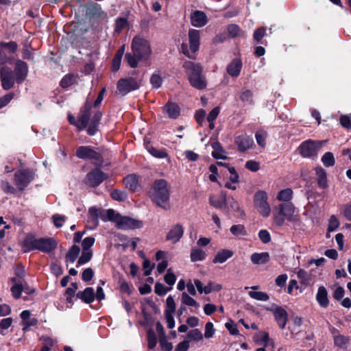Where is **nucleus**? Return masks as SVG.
Listing matches in <instances>:
<instances>
[{
	"instance_id": "8",
	"label": "nucleus",
	"mask_w": 351,
	"mask_h": 351,
	"mask_svg": "<svg viewBox=\"0 0 351 351\" xmlns=\"http://www.w3.org/2000/svg\"><path fill=\"white\" fill-rule=\"evenodd\" d=\"M267 199V194L264 191H258L254 195V207L259 214L264 217H267L271 213V208Z\"/></svg>"
},
{
	"instance_id": "14",
	"label": "nucleus",
	"mask_w": 351,
	"mask_h": 351,
	"mask_svg": "<svg viewBox=\"0 0 351 351\" xmlns=\"http://www.w3.org/2000/svg\"><path fill=\"white\" fill-rule=\"evenodd\" d=\"M108 176L98 168H95L90 171L86 178V184L95 187L99 185L104 180L107 179Z\"/></svg>"
},
{
	"instance_id": "4",
	"label": "nucleus",
	"mask_w": 351,
	"mask_h": 351,
	"mask_svg": "<svg viewBox=\"0 0 351 351\" xmlns=\"http://www.w3.org/2000/svg\"><path fill=\"white\" fill-rule=\"evenodd\" d=\"M151 196L154 202L164 209H168L169 189L167 182L165 180L160 179L156 180L153 184Z\"/></svg>"
},
{
	"instance_id": "38",
	"label": "nucleus",
	"mask_w": 351,
	"mask_h": 351,
	"mask_svg": "<svg viewBox=\"0 0 351 351\" xmlns=\"http://www.w3.org/2000/svg\"><path fill=\"white\" fill-rule=\"evenodd\" d=\"M350 341V339L348 337L341 335H336L334 336V343L336 346L343 348L346 347Z\"/></svg>"
},
{
	"instance_id": "19",
	"label": "nucleus",
	"mask_w": 351,
	"mask_h": 351,
	"mask_svg": "<svg viewBox=\"0 0 351 351\" xmlns=\"http://www.w3.org/2000/svg\"><path fill=\"white\" fill-rule=\"evenodd\" d=\"M273 313L279 326L281 328H285L288 319V314L287 311L282 307L277 306L273 310Z\"/></svg>"
},
{
	"instance_id": "37",
	"label": "nucleus",
	"mask_w": 351,
	"mask_h": 351,
	"mask_svg": "<svg viewBox=\"0 0 351 351\" xmlns=\"http://www.w3.org/2000/svg\"><path fill=\"white\" fill-rule=\"evenodd\" d=\"M80 252V248L76 245H73L68 251L66 255V259L71 263H73L78 256Z\"/></svg>"
},
{
	"instance_id": "39",
	"label": "nucleus",
	"mask_w": 351,
	"mask_h": 351,
	"mask_svg": "<svg viewBox=\"0 0 351 351\" xmlns=\"http://www.w3.org/2000/svg\"><path fill=\"white\" fill-rule=\"evenodd\" d=\"M293 197V191L291 189H285L283 190H281L276 198L279 201H283V202H289L291 199Z\"/></svg>"
},
{
	"instance_id": "9",
	"label": "nucleus",
	"mask_w": 351,
	"mask_h": 351,
	"mask_svg": "<svg viewBox=\"0 0 351 351\" xmlns=\"http://www.w3.org/2000/svg\"><path fill=\"white\" fill-rule=\"evenodd\" d=\"M141 80H136L133 77L120 79L117 82V93L124 96L132 90H136L141 85Z\"/></svg>"
},
{
	"instance_id": "24",
	"label": "nucleus",
	"mask_w": 351,
	"mask_h": 351,
	"mask_svg": "<svg viewBox=\"0 0 351 351\" xmlns=\"http://www.w3.org/2000/svg\"><path fill=\"white\" fill-rule=\"evenodd\" d=\"M163 111L169 118L176 119L180 115V109L176 104L169 102L164 106Z\"/></svg>"
},
{
	"instance_id": "64",
	"label": "nucleus",
	"mask_w": 351,
	"mask_h": 351,
	"mask_svg": "<svg viewBox=\"0 0 351 351\" xmlns=\"http://www.w3.org/2000/svg\"><path fill=\"white\" fill-rule=\"evenodd\" d=\"M266 30L265 27L258 28L254 33V38L256 41L259 42L265 36Z\"/></svg>"
},
{
	"instance_id": "41",
	"label": "nucleus",
	"mask_w": 351,
	"mask_h": 351,
	"mask_svg": "<svg viewBox=\"0 0 351 351\" xmlns=\"http://www.w3.org/2000/svg\"><path fill=\"white\" fill-rule=\"evenodd\" d=\"M322 162L326 167H332L335 162L333 154L330 152L325 153L322 157Z\"/></svg>"
},
{
	"instance_id": "45",
	"label": "nucleus",
	"mask_w": 351,
	"mask_h": 351,
	"mask_svg": "<svg viewBox=\"0 0 351 351\" xmlns=\"http://www.w3.org/2000/svg\"><path fill=\"white\" fill-rule=\"evenodd\" d=\"M249 295L256 300L267 301L269 300V295L264 292L261 291H250Z\"/></svg>"
},
{
	"instance_id": "42",
	"label": "nucleus",
	"mask_w": 351,
	"mask_h": 351,
	"mask_svg": "<svg viewBox=\"0 0 351 351\" xmlns=\"http://www.w3.org/2000/svg\"><path fill=\"white\" fill-rule=\"evenodd\" d=\"M182 302L189 306H195L197 308L199 307V304L185 292L182 294Z\"/></svg>"
},
{
	"instance_id": "54",
	"label": "nucleus",
	"mask_w": 351,
	"mask_h": 351,
	"mask_svg": "<svg viewBox=\"0 0 351 351\" xmlns=\"http://www.w3.org/2000/svg\"><path fill=\"white\" fill-rule=\"evenodd\" d=\"M95 243V239L93 237H86L82 243L83 251H91L90 248Z\"/></svg>"
},
{
	"instance_id": "52",
	"label": "nucleus",
	"mask_w": 351,
	"mask_h": 351,
	"mask_svg": "<svg viewBox=\"0 0 351 351\" xmlns=\"http://www.w3.org/2000/svg\"><path fill=\"white\" fill-rule=\"evenodd\" d=\"M267 136V132L264 131H258L256 133L255 137L257 141V143L262 147H265V138Z\"/></svg>"
},
{
	"instance_id": "15",
	"label": "nucleus",
	"mask_w": 351,
	"mask_h": 351,
	"mask_svg": "<svg viewBox=\"0 0 351 351\" xmlns=\"http://www.w3.org/2000/svg\"><path fill=\"white\" fill-rule=\"evenodd\" d=\"M16 81L21 84L26 78L28 73L27 64L22 60H17L14 68Z\"/></svg>"
},
{
	"instance_id": "7",
	"label": "nucleus",
	"mask_w": 351,
	"mask_h": 351,
	"mask_svg": "<svg viewBox=\"0 0 351 351\" xmlns=\"http://www.w3.org/2000/svg\"><path fill=\"white\" fill-rule=\"evenodd\" d=\"M324 143V141L307 140L299 146L298 151L304 158H315Z\"/></svg>"
},
{
	"instance_id": "3",
	"label": "nucleus",
	"mask_w": 351,
	"mask_h": 351,
	"mask_svg": "<svg viewBox=\"0 0 351 351\" xmlns=\"http://www.w3.org/2000/svg\"><path fill=\"white\" fill-rule=\"evenodd\" d=\"M183 67L193 87L198 90H202L206 87L207 82L205 76L202 75V67L200 64L185 61Z\"/></svg>"
},
{
	"instance_id": "23",
	"label": "nucleus",
	"mask_w": 351,
	"mask_h": 351,
	"mask_svg": "<svg viewBox=\"0 0 351 351\" xmlns=\"http://www.w3.org/2000/svg\"><path fill=\"white\" fill-rule=\"evenodd\" d=\"M316 300L322 307L326 308L328 306L329 300L328 298V291L324 287L322 286L319 287Z\"/></svg>"
},
{
	"instance_id": "56",
	"label": "nucleus",
	"mask_w": 351,
	"mask_h": 351,
	"mask_svg": "<svg viewBox=\"0 0 351 351\" xmlns=\"http://www.w3.org/2000/svg\"><path fill=\"white\" fill-rule=\"evenodd\" d=\"M111 197L114 200L117 201H124L127 198V195L125 192L119 191V190H114L111 192Z\"/></svg>"
},
{
	"instance_id": "27",
	"label": "nucleus",
	"mask_w": 351,
	"mask_h": 351,
	"mask_svg": "<svg viewBox=\"0 0 351 351\" xmlns=\"http://www.w3.org/2000/svg\"><path fill=\"white\" fill-rule=\"evenodd\" d=\"M254 341L258 345H263L265 348L273 344V341L269 339V334L261 331L254 336Z\"/></svg>"
},
{
	"instance_id": "57",
	"label": "nucleus",
	"mask_w": 351,
	"mask_h": 351,
	"mask_svg": "<svg viewBox=\"0 0 351 351\" xmlns=\"http://www.w3.org/2000/svg\"><path fill=\"white\" fill-rule=\"evenodd\" d=\"M160 345L162 351H171L173 345L167 341L166 337L159 339Z\"/></svg>"
},
{
	"instance_id": "26",
	"label": "nucleus",
	"mask_w": 351,
	"mask_h": 351,
	"mask_svg": "<svg viewBox=\"0 0 351 351\" xmlns=\"http://www.w3.org/2000/svg\"><path fill=\"white\" fill-rule=\"evenodd\" d=\"M317 184L319 187L326 189L328 187V181L326 171L320 167L315 168Z\"/></svg>"
},
{
	"instance_id": "63",
	"label": "nucleus",
	"mask_w": 351,
	"mask_h": 351,
	"mask_svg": "<svg viewBox=\"0 0 351 351\" xmlns=\"http://www.w3.org/2000/svg\"><path fill=\"white\" fill-rule=\"evenodd\" d=\"M93 270L91 268H86L82 273V278L84 281L88 282L93 278Z\"/></svg>"
},
{
	"instance_id": "62",
	"label": "nucleus",
	"mask_w": 351,
	"mask_h": 351,
	"mask_svg": "<svg viewBox=\"0 0 351 351\" xmlns=\"http://www.w3.org/2000/svg\"><path fill=\"white\" fill-rule=\"evenodd\" d=\"M165 281L169 285H173L176 282V275L171 271V269H169L167 274L164 277Z\"/></svg>"
},
{
	"instance_id": "29",
	"label": "nucleus",
	"mask_w": 351,
	"mask_h": 351,
	"mask_svg": "<svg viewBox=\"0 0 351 351\" xmlns=\"http://www.w3.org/2000/svg\"><path fill=\"white\" fill-rule=\"evenodd\" d=\"M77 296L84 302L89 304L95 299L94 289L92 287H87L82 292L78 293Z\"/></svg>"
},
{
	"instance_id": "60",
	"label": "nucleus",
	"mask_w": 351,
	"mask_h": 351,
	"mask_svg": "<svg viewBox=\"0 0 351 351\" xmlns=\"http://www.w3.org/2000/svg\"><path fill=\"white\" fill-rule=\"evenodd\" d=\"M171 288H167L163 284L160 282H156L155 285V292L156 294L159 295H164L167 293L168 291H169Z\"/></svg>"
},
{
	"instance_id": "30",
	"label": "nucleus",
	"mask_w": 351,
	"mask_h": 351,
	"mask_svg": "<svg viewBox=\"0 0 351 351\" xmlns=\"http://www.w3.org/2000/svg\"><path fill=\"white\" fill-rule=\"evenodd\" d=\"M40 243V239H36L33 236H27L24 240L23 247L24 251L37 250V246Z\"/></svg>"
},
{
	"instance_id": "12",
	"label": "nucleus",
	"mask_w": 351,
	"mask_h": 351,
	"mask_svg": "<svg viewBox=\"0 0 351 351\" xmlns=\"http://www.w3.org/2000/svg\"><path fill=\"white\" fill-rule=\"evenodd\" d=\"M33 178V173L28 169L20 170L14 173L15 184L20 190H23Z\"/></svg>"
},
{
	"instance_id": "46",
	"label": "nucleus",
	"mask_w": 351,
	"mask_h": 351,
	"mask_svg": "<svg viewBox=\"0 0 351 351\" xmlns=\"http://www.w3.org/2000/svg\"><path fill=\"white\" fill-rule=\"evenodd\" d=\"M92 256H93L92 251H83L82 250V254L77 261V267L88 262L91 259Z\"/></svg>"
},
{
	"instance_id": "35",
	"label": "nucleus",
	"mask_w": 351,
	"mask_h": 351,
	"mask_svg": "<svg viewBox=\"0 0 351 351\" xmlns=\"http://www.w3.org/2000/svg\"><path fill=\"white\" fill-rule=\"evenodd\" d=\"M127 188L135 191L138 186V180L135 175H129L124 180Z\"/></svg>"
},
{
	"instance_id": "6",
	"label": "nucleus",
	"mask_w": 351,
	"mask_h": 351,
	"mask_svg": "<svg viewBox=\"0 0 351 351\" xmlns=\"http://www.w3.org/2000/svg\"><path fill=\"white\" fill-rule=\"evenodd\" d=\"M110 221L114 222L117 228L121 230L139 229L143 225L142 221L129 217L121 216L119 213H116L115 210H114V215H112Z\"/></svg>"
},
{
	"instance_id": "53",
	"label": "nucleus",
	"mask_w": 351,
	"mask_h": 351,
	"mask_svg": "<svg viewBox=\"0 0 351 351\" xmlns=\"http://www.w3.org/2000/svg\"><path fill=\"white\" fill-rule=\"evenodd\" d=\"M75 82V77L73 75H66L61 81V86L63 88H66L72 84H73Z\"/></svg>"
},
{
	"instance_id": "16",
	"label": "nucleus",
	"mask_w": 351,
	"mask_h": 351,
	"mask_svg": "<svg viewBox=\"0 0 351 351\" xmlns=\"http://www.w3.org/2000/svg\"><path fill=\"white\" fill-rule=\"evenodd\" d=\"M199 32L197 29H190L189 32V40L190 51L191 53H195L198 49L199 46Z\"/></svg>"
},
{
	"instance_id": "31",
	"label": "nucleus",
	"mask_w": 351,
	"mask_h": 351,
	"mask_svg": "<svg viewBox=\"0 0 351 351\" xmlns=\"http://www.w3.org/2000/svg\"><path fill=\"white\" fill-rule=\"evenodd\" d=\"M251 261L256 265H263L269 261L268 252L254 253L251 256Z\"/></svg>"
},
{
	"instance_id": "18",
	"label": "nucleus",
	"mask_w": 351,
	"mask_h": 351,
	"mask_svg": "<svg viewBox=\"0 0 351 351\" xmlns=\"http://www.w3.org/2000/svg\"><path fill=\"white\" fill-rule=\"evenodd\" d=\"M184 233L182 226L177 224L174 226L168 232L166 239L171 241L173 243H176L180 241Z\"/></svg>"
},
{
	"instance_id": "55",
	"label": "nucleus",
	"mask_w": 351,
	"mask_h": 351,
	"mask_svg": "<svg viewBox=\"0 0 351 351\" xmlns=\"http://www.w3.org/2000/svg\"><path fill=\"white\" fill-rule=\"evenodd\" d=\"M166 304H167V309L165 311V313H169L171 314H173V313L176 311V306L175 301L172 296H169L167 298Z\"/></svg>"
},
{
	"instance_id": "34",
	"label": "nucleus",
	"mask_w": 351,
	"mask_h": 351,
	"mask_svg": "<svg viewBox=\"0 0 351 351\" xmlns=\"http://www.w3.org/2000/svg\"><path fill=\"white\" fill-rule=\"evenodd\" d=\"M190 257L192 262L201 261L205 259L206 252L202 249L193 247L191 249Z\"/></svg>"
},
{
	"instance_id": "25",
	"label": "nucleus",
	"mask_w": 351,
	"mask_h": 351,
	"mask_svg": "<svg viewBox=\"0 0 351 351\" xmlns=\"http://www.w3.org/2000/svg\"><path fill=\"white\" fill-rule=\"evenodd\" d=\"M232 256V251L226 249L221 250L217 252L213 260V263H223Z\"/></svg>"
},
{
	"instance_id": "48",
	"label": "nucleus",
	"mask_w": 351,
	"mask_h": 351,
	"mask_svg": "<svg viewBox=\"0 0 351 351\" xmlns=\"http://www.w3.org/2000/svg\"><path fill=\"white\" fill-rule=\"evenodd\" d=\"M148 348L153 349L157 343V338L153 330L149 329L147 331Z\"/></svg>"
},
{
	"instance_id": "43",
	"label": "nucleus",
	"mask_w": 351,
	"mask_h": 351,
	"mask_svg": "<svg viewBox=\"0 0 351 351\" xmlns=\"http://www.w3.org/2000/svg\"><path fill=\"white\" fill-rule=\"evenodd\" d=\"M230 232L237 237L246 235V230L243 225H234L230 229Z\"/></svg>"
},
{
	"instance_id": "1",
	"label": "nucleus",
	"mask_w": 351,
	"mask_h": 351,
	"mask_svg": "<svg viewBox=\"0 0 351 351\" xmlns=\"http://www.w3.org/2000/svg\"><path fill=\"white\" fill-rule=\"evenodd\" d=\"M91 108V102L87 101L80 111L77 122L75 121V118L72 115H69V121L71 124L75 125L79 130H82L86 127H88L87 132L89 135L92 136L98 130L102 113L97 110L92 115L90 112Z\"/></svg>"
},
{
	"instance_id": "10",
	"label": "nucleus",
	"mask_w": 351,
	"mask_h": 351,
	"mask_svg": "<svg viewBox=\"0 0 351 351\" xmlns=\"http://www.w3.org/2000/svg\"><path fill=\"white\" fill-rule=\"evenodd\" d=\"M112 215H114L113 209L104 210L91 207L88 210V217L93 222L95 227L98 225L99 218L103 221H111Z\"/></svg>"
},
{
	"instance_id": "51",
	"label": "nucleus",
	"mask_w": 351,
	"mask_h": 351,
	"mask_svg": "<svg viewBox=\"0 0 351 351\" xmlns=\"http://www.w3.org/2000/svg\"><path fill=\"white\" fill-rule=\"evenodd\" d=\"M228 32L232 37L239 36L242 34V32L239 27L235 24H231L228 27Z\"/></svg>"
},
{
	"instance_id": "22",
	"label": "nucleus",
	"mask_w": 351,
	"mask_h": 351,
	"mask_svg": "<svg viewBox=\"0 0 351 351\" xmlns=\"http://www.w3.org/2000/svg\"><path fill=\"white\" fill-rule=\"evenodd\" d=\"M236 143L238 145V149L240 152H245L253 144V140L247 136H239L236 138Z\"/></svg>"
},
{
	"instance_id": "61",
	"label": "nucleus",
	"mask_w": 351,
	"mask_h": 351,
	"mask_svg": "<svg viewBox=\"0 0 351 351\" xmlns=\"http://www.w3.org/2000/svg\"><path fill=\"white\" fill-rule=\"evenodd\" d=\"M215 332V330L214 329L213 323L207 322L205 326L204 337L207 339H209L213 336Z\"/></svg>"
},
{
	"instance_id": "44",
	"label": "nucleus",
	"mask_w": 351,
	"mask_h": 351,
	"mask_svg": "<svg viewBox=\"0 0 351 351\" xmlns=\"http://www.w3.org/2000/svg\"><path fill=\"white\" fill-rule=\"evenodd\" d=\"M40 340L42 341L44 343L41 348V351H49L55 343L54 340L47 336H43L40 338Z\"/></svg>"
},
{
	"instance_id": "13",
	"label": "nucleus",
	"mask_w": 351,
	"mask_h": 351,
	"mask_svg": "<svg viewBox=\"0 0 351 351\" xmlns=\"http://www.w3.org/2000/svg\"><path fill=\"white\" fill-rule=\"evenodd\" d=\"M0 80L2 88L5 90L12 88L16 80L12 69L8 66H3L0 70Z\"/></svg>"
},
{
	"instance_id": "20",
	"label": "nucleus",
	"mask_w": 351,
	"mask_h": 351,
	"mask_svg": "<svg viewBox=\"0 0 351 351\" xmlns=\"http://www.w3.org/2000/svg\"><path fill=\"white\" fill-rule=\"evenodd\" d=\"M56 246L57 243L53 239L40 238V243L37 246V250L45 252H49L54 250L56 247Z\"/></svg>"
},
{
	"instance_id": "28",
	"label": "nucleus",
	"mask_w": 351,
	"mask_h": 351,
	"mask_svg": "<svg viewBox=\"0 0 351 351\" xmlns=\"http://www.w3.org/2000/svg\"><path fill=\"white\" fill-rule=\"evenodd\" d=\"M241 67V61L239 59H234L228 66L227 72L230 75L237 77L239 75Z\"/></svg>"
},
{
	"instance_id": "36",
	"label": "nucleus",
	"mask_w": 351,
	"mask_h": 351,
	"mask_svg": "<svg viewBox=\"0 0 351 351\" xmlns=\"http://www.w3.org/2000/svg\"><path fill=\"white\" fill-rule=\"evenodd\" d=\"M129 27V22L125 17H119L115 21L114 32L119 34L122 30Z\"/></svg>"
},
{
	"instance_id": "58",
	"label": "nucleus",
	"mask_w": 351,
	"mask_h": 351,
	"mask_svg": "<svg viewBox=\"0 0 351 351\" xmlns=\"http://www.w3.org/2000/svg\"><path fill=\"white\" fill-rule=\"evenodd\" d=\"M53 222L56 228H60L62 226L63 223L66 220L64 215H54L52 216Z\"/></svg>"
},
{
	"instance_id": "33",
	"label": "nucleus",
	"mask_w": 351,
	"mask_h": 351,
	"mask_svg": "<svg viewBox=\"0 0 351 351\" xmlns=\"http://www.w3.org/2000/svg\"><path fill=\"white\" fill-rule=\"evenodd\" d=\"M209 202L213 206L221 208L222 206L226 205V193L222 191L221 193V198L219 199H216L214 195H210Z\"/></svg>"
},
{
	"instance_id": "49",
	"label": "nucleus",
	"mask_w": 351,
	"mask_h": 351,
	"mask_svg": "<svg viewBox=\"0 0 351 351\" xmlns=\"http://www.w3.org/2000/svg\"><path fill=\"white\" fill-rule=\"evenodd\" d=\"M298 277L300 279L301 283L304 285H308L311 280V276L304 269L298 271Z\"/></svg>"
},
{
	"instance_id": "17",
	"label": "nucleus",
	"mask_w": 351,
	"mask_h": 351,
	"mask_svg": "<svg viewBox=\"0 0 351 351\" xmlns=\"http://www.w3.org/2000/svg\"><path fill=\"white\" fill-rule=\"evenodd\" d=\"M191 23L195 27H201L207 23V17L204 12L197 10L191 14Z\"/></svg>"
},
{
	"instance_id": "47",
	"label": "nucleus",
	"mask_w": 351,
	"mask_h": 351,
	"mask_svg": "<svg viewBox=\"0 0 351 351\" xmlns=\"http://www.w3.org/2000/svg\"><path fill=\"white\" fill-rule=\"evenodd\" d=\"M188 337L193 341H199L203 339L202 332L199 329H193L190 330L187 335Z\"/></svg>"
},
{
	"instance_id": "11",
	"label": "nucleus",
	"mask_w": 351,
	"mask_h": 351,
	"mask_svg": "<svg viewBox=\"0 0 351 351\" xmlns=\"http://www.w3.org/2000/svg\"><path fill=\"white\" fill-rule=\"evenodd\" d=\"M75 154L81 159H93L96 165H101L103 162L101 155L90 147L81 146L78 147Z\"/></svg>"
},
{
	"instance_id": "32",
	"label": "nucleus",
	"mask_w": 351,
	"mask_h": 351,
	"mask_svg": "<svg viewBox=\"0 0 351 351\" xmlns=\"http://www.w3.org/2000/svg\"><path fill=\"white\" fill-rule=\"evenodd\" d=\"M211 146L213 149L212 156L216 159H226V151L222 148L218 141L212 143Z\"/></svg>"
},
{
	"instance_id": "5",
	"label": "nucleus",
	"mask_w": 351,
	"mask_h": 351,
	"mask_svg": "<svg viewBox=\"0 0 351 351\" xmlns=\"http://www.w3.org/2000/svg\"><path fill=\"white\" fill-rule=\"evenodd\" d=\"M295 206L292 203L287 202L278 205L274 208V221L278 226H282L285 219L289 221H298V216L295 215Z\"/></svg>"
},
{
	"instance_id": "59",
	"label": "nucleus",
	"mask_w": 351,
	"mask_h": 351,
	"mask_svg": "<svg viewBox=\"0 0 351 351\" xmlns=\"http://www.w3.org/2000/svg\"><path fill=\"white\" fill-rule=\"evenodd\" d=\"M150 82L154 88H158L161 86L162 79L160 75L153 74L151 77Z\"/></svg>"
},
{
	"instance_id": "2",
	"label": "nucleus",
	"mask_w": 351,
	"mask_h": 351,
	"mask_svg": "<svg viewBox=\"0 0 351 351\" xmlns=\"http://www.w3.org/2000/svg\"><path fill=\"white\" fill-rule=\"evenodd\" d=\"M131 47L132 53H126L125 59L132 68L136 67L138 61L147 60L152 52L149 42L140 36L134 37Z\"/></svg>"
},
{
	"instance_id": "40",
	"label": "nucleus",
	"mask_w": 351,
	"mask_h": 351,
	"mask_svg": "<svg viewBox=\"0 0 351 351\" xmlns=\"http://www.w3.org/2000/svg\"><path fill=\"white\" fill-rule=\"evenodd\" d=\"M12 280L14 282V286L11 288V291L12 293L13 296L18 299L21 297V292L25 289L24 285H23L21 282H16L15 278H12Z\"/></svg>"
},
{
	"instance_id": "21",
	"label": "nucleus",
	"mask_w": 351,
	"mask_h": 351,
	"mask_svg": "<svg viewBox=\"0 0 351 351\" xmlns=\"http://www.w3.org/2000/svg\"><path fill=\"white\" fill-rule=\"evenodd\" d=\"M85 13L86 16L91 19L101 16L102 12L99 6L95 3H88L85 5Z\"/></svg>"
},
{
	"instance_id": "50",
	"label": "nucleus",
	"mask_w": 351,
	"mask_h": 351,
	"mask_svg": "<svg viewBox=\"0 0 351 351\" xmlns=\"http://www.w3.org/2000/svg\"><path fill=\"white\" fill-rule=\"evenodd\" d=\"M148 151L156 158H162L168 156V154L165 149H157L154 147H150Z\"/></svg>"
}]
</instances>
